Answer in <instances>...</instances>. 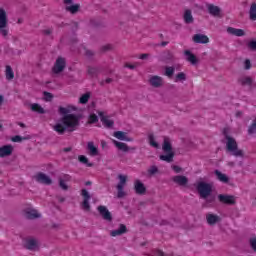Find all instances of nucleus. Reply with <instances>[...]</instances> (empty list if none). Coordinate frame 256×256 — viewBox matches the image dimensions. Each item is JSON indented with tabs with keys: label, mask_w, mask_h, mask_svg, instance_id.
Here are the masks:
<instances>
[{
	"label": "nucleus",
	"mask_w": 256,
	"mask_h": 256,
	"mask_svg": "<svg viewBox=\"0 0 256 256\" xmlns=\"http://www.w3.org/2000/svg\"><path fill=\"white\" fill-rule=\"evenodd\" d=\"M162 149L166 155H160L161 161H166V163H173V157H175V152H173V146L169 141V138L165 137L162 145Z\"/></svg>",
	"instance_id": "20e7f679"
},
{
	"label": "nucleus",
	"mask_w": 256,
	"mask_h": 256,
	"mask_svg": "<svg viewBox=\"0 0 256 256\" xmlns=\"http://www.w3.org/2000/svg\"><path fill=\"white\" fill-rule=\"evenodd\" d=\"M214 173L218 181H221V183H229V177L226 174L222 173L219 170H215Z\"/></svg>",
	"instance_id": "cd10ccee"
},
{
	"label": "nucleus",
	"mask_w": 256,
	"mask_h": 256,
	"mask_svg": "<svg viewBox=\"0 0 256 256\" xmlns=\"http://www.w3.org/2000/svg\"><path fill=\"white\" fill-rule=\"evenodd\" d=\"M99 116L101 117V121H102L103 125L106 126L107 129H111V127H113V125H115V122L113 120H109V119H107V117L103 116V112H99Z\"/></svg>",
	"instance_id": "bb28decb"
},
{
	"label": "nucleus",
	"mask_w": 256,
	"mask_h": 256,
	"mask_svg": "<svg viewBox=\"0 0 256 256\" xmlns=\"http://www.w3.org/2000/svg\"><path fill=\"white\" fill-rule=\"evenodd\" d=\"M59 203H65V197H58Z\"/></svg>",
	"instance_id": "0e129e2a"
},
{
	"label": "nucleus",
	"mask_w": 256,
	"mask_h": 256,
	"mask_svg": "<svg viewBox=\"0 0 256 256\" xmlns=\"http://www.w3.org/2000/svg\"><path fill=\"white\" fill-rule=\"evenodd\" d=\"M174 73H175V67L168 66L165 68L164 75H166V77L171 78V77H173Z\"/></svg>",
	"instance_id": "ea45409f"
},
{
	"label": "nucleus",
	"mask_w": 256,
	"mask_h": 256,
	"mask_svg": "<svg viewBox=\"0 0 256 256\" xmlns=\"http://www.w3.org/2000/svg\"><path fill=\"white\" fill-rule=\"evenodd\" d=\"M101 51H103L104 53L106 51H111V45L102 46Z\"/></svg>",
	"instance_id": "6e6d98bb"
},
{
	"label": "nucleus",
	"mask_w": 256,
	"mask_h": 256,
	"mask_svg": "<svg viewBox=\"0 0 256 256\" xmlns=\"http://www.w3.org/2000/svg\"><path fill=\"white\" fill-rule=\"evenodd\" d=\"M64 181H71V176L69 174H65Z\"/></svg>",
	"instance_id": "052dcab7"
},
{
	"label": "nucleus",
	"mask_w": 256,
	"mask_h": 256,
	"mask_svg": "<svg viewBox=\"0 0 256 256\" xmlns=\"http://www.w3.org/2000/svg\"><path fill=\"white\" fill-rule=\"evenodd\" d=\"M173 171H175V173H181V167L173 166Z\"/></svg>",
	"instance_id": "13d9d810"
},
{
	"label": "nucleus",
	"mask_w": 256,
	"mask_h": 256,
	"mask_svg": "<svg viewBox=\"0 0 256 256\" xmlns=\"http://www.w3.org/2000/svg\"><path fill=\"white\" fill-rule=\"evenodd\" d=\"M245 69H251V61L245 60Z\"/></svg>",
	"instance_id": "4d7b16f0"
},
{
	"label": "nucleus",
	"mask_w": 256,
	"mask_h": 256,
	"mask_svg": "<svg viewBox=\"0 0 256 256\" xmlns=\"http://www.w3.org/2000/svg\"><path fill=\"white\" fill-rule=\"evenodd\" d=\"M114 137H116V139H119V141H127V142H132L133 138L128 137L126 132L123 131H116L114 132Z\"/></svg>",
	"instance_id": "aec40b11"
},
{
	"label": "nucleus",
	"mask_w": 256,
	"mask_h": 256,
	"mask_svg": "<svg viewBox=\"0 0 256 256\" xmlns=\"http://www.w3.org/2000/svg\"><path fill=\"white\" fill-rule=\"evenodd\" d=\"M249 17L251 21H256V3H252L249 10Z\"/></svg>",
	"instance_id": "c9c22d12"
},
{
	"label": "nucleus",
	"mask_w": 256,
	"mask_h": 256,
	"mask_svg": "<svg viewBox=\"0 0 256 256\" xmlns=\"http://www.w3.org/2000/svg\"><path fill=\"white\" fill-rule=\"evenodd\" d=\"M13 154V147L11 145H5L0 147V157H9Z\"/></svg>",
	"instance_id": "6ab92c4d"
},
{
	"label": "nucleus",
	"mask_w": 256,
	"mask_h": 256,
	"mask_svg": "<svg viewBox=\"0 0 256 256\" xmlns=\"http://www.w3.org/2000/svg\"><path fill=\"white\" fill-rule=\"evenodd\" d=\"M172 181L173 183H176V185H179L180 187H187V184L189 183V178L183 175H176L172 177Z\"/></svg>",
	"instance_id": "4468645a"
},
{
	"label": "nucleus",
	"mask_w": 256,
	"mask_h": 256,
	"mask_svg": "<svg viewBox=\"0 0 256 256\" xmlns=\"http://www.w3.org/2000/svg\"><path fill=\"white\" fill-rule=\"evenodd\" d=\"M247 133L248 135H256V116L249 125Z\"/></svg>",
	"instance_id": "72a5a7b5"
},
{
	"label": "nucleus",
	"mask_w": 256,
	"mask_h": 256,
	"mask_svg": "<svg viewBox=\"0 0 256 256\" xmlns=\"http://www.w3.org/2000/svg\"><path fill=\"white\" fill-rule=\"evenodd\" d=\"M5 77L7 81H13L15 79V72H13V68L9 65H6Z\"/></svg>",
	"instance_id": "c756f323"
},
{
	"label": "nucleus",
	"mask_w": 256,
	"mask_h": 256,
	"mask_svg": "<svg viewBox=\"0 0 256 256\" xmlns=\"http://www.w3.org/2000/svg\"><path fill=\"white\" fill-rule=\"evenodd\" d=\"M99 121V117L96 114H92L89 116V123H97Z\"/></svg>",
	"instance_id": "3c124183"
},
{
	"label": "nucleus",
	"mask_w": 256,
	"mask_h": 256,
	"mask_svg": "<svg viewBox=\"0 0 256 256\" xmlns=\"http://www.w3.org/2000/svg\"><path fill=\"white\" fill-rule=\"evenodd\" d=\"M78 161L86 165V167H93V163L89 162V159L85 155H80Z\"/></svg>",
	"instance_id": "e433bc0d"
},
{
	"label": "nucleus",
	"mask_w": 256,
	"mask_h": 256,
	"mask_svg": "<svg viewBox=\"0 0 256 256\" xmlns=\"http://www.w3.org/2000/svg\"><path fill=\"white\" fill-rule=\"evenodd\" d=\"M160 225H169V221H167V220H162V221L160 222Z\"/></svg>",
	"instance_id": "e2e57ef3"
},
{
	"label": "nucleus",
	"mask_w": 256,
	"mask_h": 256,
	"mask_svg": "<svg viewBox=\"0 0 256 256\" xmlns=\"http://www.w3.org/2000/svg\"><path fill=\"white\" fill-rule=\"evenodd\" d=\"M194 43L206 44L209 43V37L203 34H196L193 36Z\"/></svg>",
	"instance_id": "4be33fe9"
},
{
	"label": "nucleus",
	"mask_w": 256,
	"mask_h": 256,
	"mask_svg": "<svg viewBox=\"0 0 256 256\" xmlns=\"http://www.w3.org/2000/svg\"><path fill=\"white\" fill-rule=\"evenodd\" d=\"M24 247L28 251H38L39 250V248H37L38 247L37 240L34 238L27 239Z\"/></svg>",
	"instance_id": "dca6fc26"
},
{
	"label": "nucleus",
	"mask_w": 256,
	"mask_h": 256,
	"mask_svg": "<svg viewBox=\"0 0 256 256\" xmlns=\"http://www.w3.org/2000/svg\"><path fill=\"white\" fill-rule=\"evenodd\" d=\"M65 5H73V0H64Z\"/></svg>",
	"instance_id": "680f3d73"
},
{
	"label": "nucleus",
	"mask_w": 256,
	"mask_h": 256,
	"mask_svg": "<svg viewBox=\"0 0 256 256\" xmlns=\"http://www.w3.org/2000/svg\"><path fill=\"white\" fill-rule=\"evenodd\" d=\"M149 83L152 87L159 89V87H163V77L161 76H151L149 79Z\"/></svg>",
	"instance_id": "2eb2a0df"
},
{
	"label": "nucleus",
	"mask_w": 256,
	"mask_h": 256,
	"mask_svg": "<svg viewBox=\"0 0 256 256\" xmlns=\"http://www.w3.org/2000/svg\"><path fill=\"white\" fill-rule=\"evenodd\" d=\"M184 55L186 56V61L191 63V65H197L199 63V59L195 54H192L189 50L184 51Z\"/></svg>",
	"instance_id": "412c9836"
},
{
	"label": "nucleus",
	"mask_w": 256,
	"mask_h": 256,
	"mask_svg": "<svg viewBox=\"0 0 256 256\" xmlns=\"http://www.w3.org/2000/svg\"><path fill=\"white\" fill-rule=\"evenodd\" d=\"M238 83H240L242 86L248 85L251 87L253 85V79L249 76H245L238 79Z\"/></svg>",
	"instance_id": "7c9ffc66"
},
{
	"label": "nucleus",
	"mask_w": 256,
	"mask_h": 256,
	"mask_svg": "<svg viewBox=\"0 0 256 256\" xmlns=\"http://www.w3.org/2000/svg\"><path fill=\"white\" fill-rule=\"evenodd\" d=\"M148 141L151 147H154L155 149H159V143L155 141V135L149 134L148 135Z\"/></svg>",
	"instance_id": "4c0bfd02"
},
{
	"label": "nucleus",
	"mask_w": 256,
	"mask_h": 256,
	"mask_svg": "<svg viewBox=\"0 0 256 256\" xmlns=\"http://www.w3.org/2000/svg\"><path fill=\"white\" fill-rule=\"evenodd\" d=\"M173 59H175V56H173V53H171V52L164 53L163 61L165 63H171V61H173Z\"/></svg>",
	"instance_id": "58836bf2"
},
{
	"label": "nucleus",
	"mask_w": 256,
	"mask_h": 256,
	"mask_svg": "<svg viewBox=\"0 0 256 256\" xmlns=\"http://www.w3.org/2000/svg\"><path fill=\"white\" fill-rule=\"evenodd\" d=\"M113 145L119 149V151H123L124 153H128V151H136V147H128L126 143L119 142L117 140H112Z\"/></svg>",
	"instance_id": "ddd939ff"
},
{
	"label": "nucleus",
	"mask_w": 256,
	"mask_h": 256,
	"mask_svg": "<svg viewBox=\"0 0 256 256\" xmlns=\"http://www.w3.org/2000/svg\"><path fill=\"white\" fill-rule=\"evenodd\" d=\"M97 210L98 213H100L102 219H104V221H108L109 223L113 221V215H111V212L105 206H98Z\"/></svg>",
	"instance_id": "f8f14e48"
},
{
	"label": "nucleus",
	"mask_w": 256,
	"mask_h": 256,
	"mask_svg": "<svg viewBox=\"0 0 256 256\" xmlns=\"http://www.w3.org/2000/svg\"><path fill=\"white\" fill-rule=\"evenodd\" d=\"M44 100L46 101H53V95L50 92L44 91Z\"/></svg>",
	"instance_id": "8fccbe9b"
},
{
	"label": "nucleus",
	"mask_w": 256,
	"mask_h": 256,
	"mask_svg": "<svg viewBox=\"0 0 256 256\" xmlns=\"http://www.w3.org/2000/svg\"><path fill=\"white\" fill-rule=\"evenodd\" d=\"M179 81H187V74L184 72H180L175 77V83H179Z\"/></svg>",
	"instance_id": "79ce46f5"
},
{
	"label": "nucleus",
	"mask_w": 256,
	"mask_h": 256,
	"mask_svg": "<svg viewBox=\"0 0 256 256\" xmlns=\"http://www.w3.org/2000/svg\"><path fill=\"white\" fill-rule=\"evenodd\" d=\"M207 10L212 17H221V8L213 4H207Z\"/></svg>",
	"instance_id": "f3484780"
},
{
	"label": "nucleus",
	"mask_w": 256,
	"mask_h": 256,
	"mask_svg": "<svg viewBox=\"0 0 256 256\" xmlns=\"http://www.w3.org/2000/svg\"><path fill=\"white\" fill-rule=\"evenodd\" d=\"M249 245H250L252 251H254V253H256V237L249 239Z\"/></svg>",
	"instance_id": "49530a36"
},
{
	"label": "nucleus",
	"mask_w": 256,
	"mask_h": 256,
	"mask_svg": "<svg viewBox=\"0 0 256 256\" xmlns=\"http://www.w3.org/2000/svg\"><path fill=\"white\" fill-rule=\"evenodd\" d=\"M206 220L208 225H215L216 223H219L220 218L218 215H215V214H207Z\"/></svg>",
	"instance_id": "a878e982"
},
{
	"label": "nucleus",
	"mask_w": 256,
	"mask_h": 256,
	"mask_svg": "<svg viewBox=\"0 0 256 256\" xmlns=\"http://www.w3.org/2000/svg\"><path fill=\"white\" fill-rule=\"evenodd\" d=\"M90 97H91L90 93H85L80 97L79 103H81L82 105H86V103H89Z\"/></svg>",
	"instance_id": "a19ab883"
},
{
	"label": "nucleus",
	"mask_w": 256,
	"mask_h": 256,
	"mask_svg": "<svg viewBox=\"0 0 256 256\" xmlns=\"http://www.w3.org/2000/svg\"><path fill=\"white\" fill-rule=\"evenodd\" d=\"M69 151H71V147L64 148L65 153H69Z\"/></svg>",
	"instance_id": "774afa93"
},
{
	"label": "nucleus",
	"mask_w": 256,
	"mask_h": 256,
	"mask_svg": "<svg viewBox=\"0 0 256 256\" xmlns=\"http://www.w3.org/2000/svg\"><path fill=\"white\" fill-rule=\"evenodd\" d=\"M81 195L83 197L82 209L84 211H91V205L89 204V200L91 199V195L89 194L87 189H82Z\"/></svg>",
	"instance_id": "9d476101"
},
{
	"label": "nucleus",
	"mask_w": 256,
	"mask_h": 256,
	"mask_svg": "<svg viewBox=\"0 0 256 256\" xmlns=\"http://www.w3.org/2000/svg\"><path fill=\"white\" fill-rule=\"evenodd\" d=\"M149 57H151V54L145 53V54H141L139 56V59L145 60V59H149Z\"/></svg>",
	"instance_id": "5fc2aeb1"
},
{
	"label": "nucleus",
	"mask_w": 256,
	"mask_h": 256,
	"mask_svg": "<svg viewBox=\"0 0 256 256\" xmlns=\"http://www.w3.org/2000/svg\"><path fill=\"white\" fill-rule=\"evenodd\" d=\"M156 173H159V168L157 166H151L149 169H148V174L150 176H153V175H156Z\"/></svg>",
	"instance_id": "c03bdc74"
},
{
	"label": "nucleus",
	"mask_w": 256,
	"mask_h": 256,
	"mask_svg": "<svg viewBox=\"0 0 256 256\" xmlns=\"http://www.w3.org/2000/svg\"><path fill=\"white\" fill-rule=\"evenodd\" d=\"M236 117H243V112L242 111L236 112Z\"/></svg>",
	"instance_id": "69168bd1"
},
{
	"label": "nucleus",
	"mask_w": 256,
	"mask_h": 256,
	"mask_svg": "<svg viewBox=\"0 0 256 256\" xmlns=\"http://www.w3.org/2000/svg\"><path fill=\"white\" fill-rule=\"evenodd\" d=\"M223 135L226 139V151L233 155L234 157H245V153L243 150L239 149V144H237V140L235 138L229 136V129H223Z\"/></svg>",
	"instance_id": "f03ea898"
},
{
	"label": "nucleus",
	"mask_w": 256,
	"mask_h": 256,
	"mask_svg": "<svg viewBox=\"0 0 256 256\" xmlns=\"http://www.w3.org/2000/svg\"><path fill=\"white\" fill-rule=\"evenodd\" d=\"M196 189L200 195L201 199H205L206 203H215V196L211 195L213 193V184L207 182H198Z\"/></svg>",
	"instance_id": "7ed1b4c3"
},
{
	"label": "nucleus",
	"mask_w": 256,
	"mask_h": 256,
	"mask_svg": "<svg viewBox=\"0 0 256 256\" xmlns=\"http://www.w3.org/2000/svg\"><path fill=\"white\" fill-rule=\"evenodd\" d=\"M101 73V68L99 67H88V75L91 77H97Z\"/></svg>",
	"instance_id": "473e14b6"
},
{
	"label": "nucleus",
	"mask_w": 256,
	"mask_h": 256,
	"mask_svg": "<svg viewBox=\"0 0 256 256\" xmlns=\"http://www.w3.org/2000/svg\"><path fill=\"white\" fill-rule=\"evenodd\" d=\"M85 55L86 57H88L89 59H91V57L95 56V52H93L92 50H86L85 51Z\"/></svg>",
	"instance_id": "603ef678"
},
{
	"label": "nucleus",
	"mask_w": 256,
	"mask_h": 256,
	"mask_svg": "<svg viewBox=\"0 0 256 256\" xmlns=\"http://www.w3.org/2000/svg\"><path fill=\"white\" fill-rule=\"evenodd\" d=\"M23 213L24 217L29 221H33L34 219H41V214L33 208H26L24 209Z\"/></svg>",
	"instance_id": "1a4fd4ad"
},
{
	"label": "nucleus",
	"mask_w": 256,
	"mask_h": 256,
	"mask_svg": "<svg viewBox=\"0 0 256 256\" xmlns=\"http://www.w3.org/2000/svg\"><path fill=\"white\" fill-rule=\"evenodd\" d=\"M184 22L187 25H190L191 23H193L194 18H193V14H191V10H186L184 12V16H183Z\"/></svg>",
	"instance_id": "2f4dec72"
},
{
	"label": "nucleus",
	"mask_w": 256,
	"mask_h": 256,
	"mask_svg": "<svg viewBox=\"0 0 256 256\" xmlns=\"http://www.w3.org/2000/svg\"><path fill=\"white\" fill-rule=\"evenodd\" d=\"M59 187L63 189V191H67L69 189V186H67L63 178H59Z\"/></svg>",
	"instance_id": "a18cd8bd"
},
{
	"label": "nucleus",
	"mask_w": 256,
	"mask_h": 256,
	"mask_svg": "<svg viewBox=\"0 0 256 256\" xmlns=\"http://www.w3.org/2000/svg\"><path fill=\"white\" fill-rule=\"evenodd\" d=\"M124 233H127V226H125V224H120L119 229L112 230L110 235L111 237H117L119 235H123Z\"/></svg>",
	"instance_id": "b1692460"
},
{
	"label": "nucleus",
	"mask_w": 256,
	"mask_h": 256,
	"mask_svg": "<svg viewBox=\"0 0 256 256\" xmlns=\"http://www.w3.org/2000/svg\"><path fill=\"white\" fill-rule=\"evenodd\" d=\"M67 66V62L65 61V58L58 57L56 59V62L52 68L53 73L58 75V73H63L65 71V67Z\"/></svg>",
	"instance_id": "0eeeda50"
},
{
	"label": "nucleus",
	"mask_w": 256,
	"mask_h": 256,
	"mask_svg": "<svg viewBox=\"0 0 256 256\" xmlns=\"http://www.w3.org/2000/svg\"><path fill=\"white\" fill-rule=\"evenodd\" d=\"M9 20L7 19V12L0 8V35L7 37L9 35V28L7 27Z\"/></svg>",
	"instance_id": "39448f33"
},
{
	"label": "nucleus",
	"mask_w": 256,
	"mask_h": 256,
	"mask_svg": "<svg viewBox=\"0 0 256 256\" xmlns=\"http://www.w3.org/2000/svg\"><path fill=\"white\" fill-rule=\"evenodd\" d=\"M79 9H81V5L79 4L67 5L65 8V10L68 11V13H71L72 15L79 13Z\"/></svg>",
	"instance_id": "c85d7f7f"
},
{
	"label": "nucleus",
	"mask_w": 256,
	"mask_h": 256,
	"mask_svg": "<svg viewBox=\"0 0 256 256\" xmlns=\"http://www.w3.org/2000/svg\"><path fill=\"white\" fill-rule=\"evenodd\" d=\"M227 33H229V35H235V37H244L245 35V31L243 29H237L233 27H228Z\"/></svg>",
	"instance_id": "5701e85b"
},
{
	"label": "nucleus",
	"mask_w": 256,
	"mask_h": 256,
	"mask_svg": "<svg viewBox=\"0 0 256 256\" xmlns=\"http://www.w3.org/2000/svg\"><path fill=\"white\" fill-rule=\"evenodd\" d=\"M134 189L137 195H145V193H147V188L145 187V184H143V182H141L140 180L135 181Z\"/></svg>",
	"instance_id": "a211bd4d"
},
{
	"label": "nucleus",
	"mask_w": 256,
	"mask_h": 256,
	"mask_svg": "<svg viewBox=\"0 0 256 256\" xmlns=\"http://www.w3.org/2000/svg\"><path fill=\"white\" fill-rule=\"evenodd\" d=\"M51 33H53V31L51 29L43 30L44 35H50Z\"/></svg>",
	"instance_id": "bf43d9fd"
},
{
	"label": "nucleus",
	"mask_w": 256,
	"mask_h": 256,
	"mask_svg": "<svg viewBox=\"0 0 256 256\" xmlns=\"http://www.w3.org/2000/svg\"><path fill=\"white\" fill-rule=\"evenodd\" d=\"M70 110L60 106L59 113L60 115H64L56 125L53 126L54 131L58 133V135H65V132L73 133L79 127V121H81V116L75 114H69Z\"/></svg>",
	"instance_id": "f257e3e1"
},
{
	"label": "nucleus",
	"mask_w": 256,
	"mask_h": 256,
	"mask_svg": "<svg viewBox=\"0 0 256 256\" xmlns=\"http://www.w3.org/2000/svg\"><path fill=\"white\" fill-rule=\"evenodd\" d=\"M247 47L250 51H256V40H251L248 44Z\"/></svg>",
	"instance_id": "de8ad7c7"
},
{
	"label": "nucleus",
	"mask_w": 256,
	"mask_h": 256,
	"mask_svg": "<svg viewBox=\"0 0 256 256\" xmlns=\"http://www.w3.org/2000/svg\"><path fill=\"white\" fill-rule=\"evenodd\" d=\"M125 67L127 69H135L136 67H139V63H135V64H125Z\"/></svg>",
	"instance_id": "864d4df0"
},
{
	"label": "nucleus",
	"mask_w": 256,
	"mask_h": 256,
	"mask_svg": "<svg viewBox=\"0 0 256 256\" xmlns=\"http://www.w3.org/2000/svg\"><path fill=\"white\" fill-rule=\"evenodd\" d=\"M31 110L35 113H39L40 115H43L45 113V109L41 107L38 103L31 104Z\"/></svg>",
	"instance_id": "f704fd0d"
},
{
	"label": "nucleus",
	"mask_w": 256,
	"mask_h": 256,
	"mask_svg": "<svg viewBox=\"0 0 256 256\" xmlns=\"http://www.w3.org/2000/svg\"><path fill=\"white\" fill-rule=\"evenodd\" d=\"M105 83H106L107 85L113 83V78H106L105 80H101V81L99 82V85H101V87H105Z\"/></svg>",
	"instance_id": "09e8293b"
},
{
	"label": "nucleus",
	"mask_w": 256,
	"mask_h": 256,
	"mask_svg": "<svg viewBox=\"0 0 256 256\" xmlns=\"http://www.w3.org/2000/svg\"><path fill=\"white\" fill-rule=\"evenodd\" d=\"M18 125H19V127H22V129H25V123H22V122H18Z\"/></svg>",
	"instance_id": "338daca9"
},
{
	"label": "nucleus",
	"mask_w": 256,
	"mask_h": 256,
	"mask_svg": "<svg viewBox=\"0 0 256 256\" xmlns=\"http://www.w3.org/2000/svg\"><path fill=\"white\" fill-rule=\"evenodd\" d=\"M118 179L119 183L116 186V189L118 191L117 197L118 199H123V197H125V191L123 189L125 188V185H127V176L119 174Z\"/></svg>",
	"instance_id": "423d86ee"
},
{
	"label": "nucleus",
	"mask_w": 256,
	"mask_h": 256,
	"mask_svg": "<svg viewBox=\"0 0 256 256\" xmlns=\"http://www.w3.org/2000/svg\"><path fill=\"white\" fill-rule=\"evenodd\" d=\"M87 149H88L89 155H91V157H97V155H99V149H97V147H95V143L88 142Z\"/></svg>",
	"instance_id": "393cba45"
},
{
	"label": "nucleus",
	"mask_w": 256,
	"mask_h": 256,
	"mask_svg": "<svg viewBox=\"0 0 256 256\" xmlns=\"http://www.w3.org/2000/svg\"><path fill=\"white\" fill-rule=\"evenodd\" d=\"M35 181H37V183H41V185H52L53 184V180L51 179V177L47 176V174L43 173V172H38L35 176Z\"/></svg>",
	"instance_id": "6e6552de"
},
{
	"label": "nucleus",
	"mask_w": 256,
	"mask_h": 256,
	"mask_svg": "<svg viewBox=\"0 0 256 256\" xmlns=\"http://www.w3.org/2000/svg\"><path fill=\"white\" fill-rule=\"evenodd\" d=\"M218 200L224 205H235V203H237V201L235 200V196L227 194H219Z\"/></svg>",
	"instance_id": "9b49d317"
},
{
	"label": "nucleus",
	"mask_w": 256,
	"mask_h": 256,
	"mask_svg": "<svg viewBox=\"0 0 256 256\" xmlns=\"http://www.w3.org/2000/svg\"><path fill=\"white\" fill-rule=\"evenodd\" d=\"M27 139H31V136L21 137L19 135H16L12 137L13 143H21V141H27Z\"/></svg>",
	"instance_id": "37998d69"
}]
</instances>
